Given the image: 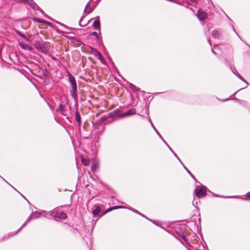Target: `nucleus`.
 <instances>
[{"label": "nucleus", "instance_id": "f257e3e1", "mask_svg": "<svg viewBox=\"0 0 250 250\" xmlns=\"http://www.w3.org/2000/svg\"><path fill=\"white\" fill-rule=\"evenodd\" d=\"M136 112V110L135 108L129 109L124 113H121L119 110L116 109L114 112H110V120L111 119H120L127 116H129L135 114Z\"/></svg>", "mask_w": 250, "mask_h": 250}, {"label": "nucleus", "instance_id": "f03ea898", "mask_svg": "<svg viewBox=\"0 0 250 250\" xmlns=\"http://www.w3.org/2000/svg\"><path fill=\"white\" fill-rule=\"evenodd\" d=\"M69 82L70 83V84H71L72 88V90L71 91V96L74 99H76L77 96V87L76 82L75 79V78L70 74L69 76Z\"/></svg>", "mask_w": 250, "mask_h": 250}, {"label": "nucleus", "instance_id": "7ed1b4c3", "mask_svg": "<svg viewBox=\"0 0 250 250\" xmlns=\"http://www.w3.org/2000/svg\"><path fill=\"white\" fill-rule=\"evenodd\" d=\"M207 188L205 186H197L194 190V194L198 198L204 197L206 195Z\"/></svg>", "mask_w": 250, "mask_h": 250}, {"label": "nucleus", "instance_id": "20e7f679", "mask_svg": "<svg viewBox=\"0 0 250 250\" xmlns=\"http://www.w3.org/2000/svg\"><path fill=\"white\" fill-rule=\"evenodd\" d=\"M28 3L31 5L32 8L35 11V14L36 15H44L43 11L35 3H34L32 0H31V2H28Z\"/></svg>", "mask_w": 250, "mask_h": 250}, {"label": "nucleus", "instance_id": "39448f33", "mask_svg": "<svg viewBox=\"0 0 250 250\" xmlns=\"http://www.w3.org/2000/svg\"><path fill=\"white\" fill-rule=\"evenodd\" d=\"M33 20L34 21H36L38 22L43 23L44 24L48 25L49 26H51L52 27H53L52 24H51V23H50V22L44 21V20H42V19H41L40 18L34 17L33 18Z\"/></svg>", "mask_w": 250, "mask_h": 250}, {"label": "nucleus", "instance_id": "423d86ee", "mask_svg": "<svg viewBox=\"0 0 250 250\" xmlns=\"http://www.w3.org/2000/svg\"><path fill=\"white\" fill-rule=\"evenodd\" d=\"M20 46L21 48L27 50L28 51H31L33 50V47L31 45L23 42H20Z\"/></svg>", "mask_w": 250, "mask_h": 250}, {"label": "nucleus", "instance_id": "0eeeda50", "mask_svg": "<svg viewBox=\"0 0 250 250\" xmlns=\"http://www.w3.org/2000/svg\"><path fill=\"white\" fill-rule=\"evenodd\" d=\"M56 214L54 215V217H58L61 219H65L67 217L66 214L63 212H56Z\"/></svg>", "mask_w": 250, "mask_h": 250}, {"label": "nucleus", "instance_id": "6e6552de", "mask_svg": "<svg viewBox=\"0 0 250 250\" xmlns=\"http://www.w3.org/2000/svg\"><path fill=\"white\" fill-rule=\"evenodd\" d=\"M233 73L241 81L243 82L246 83L247 84H248L247 81L237 72V71L236 70V69L234 68V71L232 70Z\"/></svg>", "mask_w": 250, "mask_h": 250}, {"label": "nucleus", "instance_id": "1a4fd4ad", "mask_svg": "<svg viewBox=\"0 0 250 250\" xmlns=\"http://www.w3.org/2000/svg\"><path fill=\"white\" fill-rule=\"evenodd\" d=\"M93 9V8H91L90 6L89 2L87 3L86 4L85 9L84 10V12L87 14H89Z\"/></svg>", "mask_w": 250, "mask_h": 250}, {"label": "nucleus", "instance_id": "9d476101", "mask_svg": "<svg viewBox=\"0 0 250 250\" xmlns=\"http://www.w3.org/2000/svg\"><path fill=\"white\" fill-rule=\"evenodd\" d=\"M211 35L212 37L217 38L219 37V36L220 35V33L219 32V31L217 30H214L212 31Z\"/></svg>", "mask_w": 250, "mask_h": 250}, {"label": "nucleus", "instance_id": "9b49d317", "mask_svg": "<svg viewBox=\"0 0 250 250\" xmlns=\"http://www.w3.org/2000/svg\"><path fill=\"white\" fill-rule=\"evenodd\" d=\"M42 52L45 53L48 51L49 45L46 43H43Z\"/></svg>", "mask_w": 250, "mask_h": 250}, {"label": "nucleus", "instance_id": "f8f14e48", "mask_svg": "<svg viewBox=\"0 0 250 250\" xmlns=\"http://www.w3.org/2000/svg\"><path fill=\"white\" fill-rule=\"evenodd\" d=\"M127 84L129 85V87L134 91L135 92H138L140 91V89L139 88H137L135 85L133 84L130 83L129 82H127Z\"/></svg>", "mask_w": 250, "mask_h": 250}, {"label": "nucleus", "instance_id": "ddd939ff", "mask_svg": "<svg viewBox=\"0 0 250 250\" xmlns=\"http://www.w3.org/2000/svg\"><path fill=\"white\" fill-rule=\"evenodd\" d=\"M93 27L95 29H98L100 27V21L98 20H95L93 24Z\"/></svg>", "mask_w": 250, "mask_h": 250}, {"label": "nucleus", "instance_id": "4468645a", "mask_svg": "<svg viewBox=\"0 0 250 250\" xmlns=\"http://www.w3.org/2000/svg\"><path fill=\"white\" fill-rule=\"evenodd\" d=\"M81 161H82V163L84 166H87V165H88V164L89 163V160L88 159L84 158L83 157L81 158Z\"/></svg>", "mask_w": 250, "mask_h": 250}, {"label": "nucleus", "instance_id": "2eb2a0df", "mask_svg": "<svg viewBox=\"0 0 250 250\" xmlns=\"http://www.w3.org/2000/svg\"><path fill=\"white\" fill-rule=\"evenodd\" d=\"M75 119H76V121L78 122L79 125H80V124H81V116L78 111H77L76 112Z\"/></svg>", "mask_w": 250, "mask_h": 250}, {"label": "nucleus", "instance_id": "dca6fc26", "mask_svg": "<svg viewBox=\"0 0 250 250\" xmlns=\"http://www.w3.org/2000/svg\"><path fill=\"white\" fill-rule=\"evenodd\" d=\"M100 211V208L99 206H97L95 209L92 211V214L94 215H97Z\"/></svg>", "mask_w": 250, "mask_h": 250}, {"label": "nucleus", "instance_id": "f3484780", "mask_svg": "<svg viewBox=\"0 0 250 250\" xmlns=\"http://www.w3.org/2000/svg\"><path fill=\"white\" fill-rule=\"evenodd\" d=\"M98 168V164L95 163L92 164L91 165V170L93 172L96 171Z\"/></svg>", "mask_w": 250, "mask_h": 250}, {"label": "nucleus", "instance_id": "a211bd4d", "mask_svg": "<svg viewBox=\"0 0 250 250\" xmlns=\"http://www.w3.org/2000/svg\"><path fill=\"white\" fill-rule=\"evenodd\" d=\"M43 45V43H38L36 44V47L38 50L42 52Z\"/></svg>", "mask_w": 250, "mask_h": 250}, {"label": "nucleus", "instance_id": "6ab92c4d", "mask_svg": "<svg viewBox=\"0 0 250 250\" xmlns=\"http://www.w3.org/2000/svg\"><path fill=\"white\" fill-rule=\"evenodd\" d=\"M235 100H236L239 104L243 105H246L247 104V103L245 101H241L238 99L235 98Z\"/></svg>", "mask_w": 250, "mask_h": 250}, {"label": "nucleus", "instance_id": "aec40b11", "mask_svg": "<svg viewBox=\"0 0 250 250\" xmlns=\"http://www.w3.org/2000/svg\"><path fill=\"white\" fill-rule=\"evenodd\" d=\"M182 165V166H183V167H184V168L187 170V171L188 172V173L191 176V177L194 179V180H196L195 177L193 175V174L191 173V172L185 166V165L183 164V163L181 164Z\"/></svg>", "mask_w": 250, "mask_h": 250}, {"label": "nucleus", "instance_id": "412c9836", "mask_svg": "<svg viewBox=\"0 0 250 250\" xmlns=\"http://www.w3.org/2000/svg\"><path fill=\"white\" fill-rule=\"evenodd\" d=\"M151 126L152 127V128L154 129V130H155V131L156 132V133H157V134L158 135L159 137L160 138V139H162V136H161V135L159 133V132L158 131V130L156 129V128L155 127V126H154L153 123H151Z\"/></svg>", "mask_w": 250, "mask_h": 250}, {"label": "nucleus", "instance_id": "4be33fe9", "mask_svg": "<svg viewBox=\"0 0 250 250\" xmlns=\"http://www.w3.org/2000/svg\"><path fill=\"white\" fill-rule=\"evenodd\" d=\"M199 20L202 22V24L203 25L204 24V21L206 20L208 17H197Z\"/></svg>", "mask_w": 250, "mask_h": 250}, {"label": "nucleus", "instance_id": "5701e85b", "mask_svg": "<svg viewBox=\"0 0 250 250\" xmlns=\"http://www.w3.org/2000/svg\"><path fill=\"white\" fill-rule=\"evenodd\" d=\"M31 219V216L29 217H28V219H27V222H25V223H24L22 225V226H21V228L18 229V232H19L20 231H21V230L22 229V228L23 227H24L26 225V223H27V222H29Z\"/></svg>", "mask_w": 250, "mask_h": 250}, {"label": "nucleus", "instance_id": "b1692460", "mask_svg": "<svg viewBox=\"0 0 250 250\" xmlns=\"http://www.w3.org/2000/svg\"><path fill=\"white\" fill-rule=\"evenodd\" d=\"M94 55L95 57H97L98 59L99 58H101V54L98 51H95V52L94 53Z\"/></svg>", "mask_w": 250, "mask_h": 250}, {"label": "nucleus", "instance_id": "393cba45", "mask_svg": "<svg viewBox=\"0 0 250 250\" xmlns=\"http://www.w3.org/2000/svg\"><path fill=\"white\" fill-rule=\"evenodd\" d=\"M59 110L63 113L64 110V105L61 104L59 106Z\"/></svg>", "mask_w": 250, "mask_h": 250}, {"label": "nucleus", "instance_id": "a878e982", "mask_svg": "<svg viewBox=\"0 0 250 250\" xmlns=\"http://www.w3.org/2000/svg\"><path fill=\"white\" fill-rule=\"evenodd\" d=\"M123 208V207L121 206H113V207H110V211L114 210V209H117V208Z\"/></svg>", "mask_w": 250, "mask_h": 250}, {"label": "nucleus", "instance_id": "bb28decb", "mask_svg": "<svg viewBox=\"0 0 250 250\" xmlns=\"http://www.w3.org/2000/svg\"><path fill=\"white\" fill-rule=\"evenodd\" d=\"M99 59L101 61V62L104 63L105 64V59L102 56H101V58H99Z\"/></svg>", "mask_w": 250, "mask_h": 250}, {"label": "nucleus", "instance_id": "cd10ccee", "mask_svg": "<svg viewBox=\"0 0 250 250\" xmlns=\"http://www.w3.org/2000/svg\"><path fill=\"white\" fill-rule=\"evenodd\" d=\"M80 24L81 26H84L86 25V23H83V18H81L79 21Z\"/></svg>", "mask_w": 250, "mask_h": 250}, {"label": "nucleus", "instance_id": "c85d7f7f", "mask_svg": "<svg viewBox=\"0 0 250 250\" xmlns=\"http://www.w3.org/2000/svg\"><path fill=\"white\" fill-rule=\"evenodd\" d=\"M172 153L173 154V155H174L175 157H176V158L178 160V161L180 162L181 164H182L183 163L182 162V161H181V160L179 158V157H178V156L177 155V154L174 152L173 151L172 152Z\"/></svg>", "mask_w": 250, "mask_h": 250}, {"label": "nucleus", "instance_id": "c756f323", "mask_svg": "<svg viewBox=\"0 0 250 250\" xmlns=\"http://www.w3.org/2000/svg\"><path fill=\"white\" fill-rule=\"evenodd\" d=\"M92 35L95 36L97 38H98V34L96 32H93L91 33Z\"/></svg>", "mask_w": 250, "mask_h": 250}, {"label": "nucleus", "instance_id": "7c9ffc66", "mask_svg": "<svg viewBox=\"0 0 250 250\" xmlns=\"http://www.w3.org/2000/svg\"><path fill=\"white\" fill-rule=\"evenodd\" d=\"M26 0H14V1L18 3H22L24 1H25Z\"/></svg>", "mask_w": 250, "mask_h": 250}, {"label": "nucleus", "instance_id": "2f4dec72", "mask_svg": "<svg viewBox=\"0 0 250 250\" xmlns=\"http://www.w3.org/2000/svg\"><path fill=\"white\" fill-rule=\"evenodd\" d=\"M129 209H130V210H131L133 211V212H135V213H138H138H139V212H138V210H136V209H133V208H129Z\"/></svg>", "mask_w": 250, "mask_h": 250}, {"label": "nucleus", "instance_id": "473e14b6", "mask_svg": "<svg viewBox=\"0 0 250 250\" xmlns=\"http://www.w3.org/2000/svg\"><path fill=\"white\" fill-rule=\"evenodd\" d=\"M231 26H232V28L233 30V31L235 32V33L237 35V36H238V37H239V35L238 34V33H237V32L236 31L235 29V28H234V26L232 24V25H231Z\"/></svg>", "mask_w": 250, "mask_h": 250}, {"label": "nucleus", "instance_id": "72a5a7b5", "mask_svg": "<svg viewBox=\"0 0 250 250\" xmlns=\"http://www.w3.org/2000/svg\"><path fill=\"white\" fill-rule=\"evenodd\" d=\"M246 196L247 197V198H250V191L248 192L247 193H246Z\"/></svg>", "mask_w": 250, "mask_h": 250}, {"label": "nucleus", "instance_id": "f704fd0d", "mask_svg": "<svg viewBox=\"0 0 250 250\" xmlns=\"http://www.w3.org/2000/svg\"><path fill=\"white\" fill-rule=\"evenodd\" d=\"M18 34H19L20 36H21V37H23V38H26V37H25L24 35H23L22 34H21V33H20V32H19V33H18Z\"/></svg>", "mask_w": 250, "mask_h": 250}, {"label": "nucleus", "instance_id": "c9c22d12", "mask_svg": "<svg viewBox=\"0 0 250 250\" xmlns=\"http://www.w3.org/2000/svg\"><path fill=\"white\" fill-rule=\"evenodd\" d=\"M138 214H139V215H141L142 216L144 217H145V218H147V217H146L144 215L142 214L141 213H140V212H139Z\"/></svg>", "mask_w": 250, "mask_h": 250}, {"label": "nucleus", "instance_id": "e433bc0d", "mask_svg": "<svg viewBox=\"0 0 250 250\" xmlns=\"http://www.w3.org/2000/svg\"><path fill=\"white\" fill-rule=\"evenodd\" d=\"M203 14H204V12H203L200 15H198V14H196L195 16H204Z\"/></svg>", "mask_w": 250, "mask_h": 250}, {"label": "nucleus", "instance_id": "4c0bfd02", "mask_svg": "<svg viewBox=\"0 0 250 250\" xmlns=\"http://www.w3.org/2000/svg\"><path fill=\"white\" fill-rule=\"evenodd\" d=\"M161 139L163 141V142L165 143V144L166 145L167 144V142L165 141V140L163 138H162V139Z\"/></svg>", "mask_w": 250, "mask_h": 250}, {"label": "nucleus", "instance_id": "58836bf2", "mask_svg": "<svg viewBox=\"0 0 250 250\" xmlns=\"http://www.w3.org/2000/svg\"><path fill=\"white\" fill-rule=\"evenodd\" d=\"M182 238L186 241V237L185 236H183Z\"/></svg>", "mask_w": 250, "mask_h": 250}, {"label": "nucleus", "instance_id": "ea45409f", "mask_svg": "<svg viewBox=\"0 0 250 250\" xmlns=\"http://www.w3.org/2000/svg\"><path fill=\"white\" fill-rule=\"evenodd\" d=\"M208 43L210 44H211V43H210V39H209V38L208 37Z\"/></svg>", "mask_w": 250, "mask_h": 250}, {"label": "nucleus", "instance_id": "a19ab883", "mask_svg": "<svg viewBox=\"0 0 250 250\" xmlns=\"http://www.w3.org/2000/svg\"><path fill=\"white\" fill-rule=\"evenodd\" d=\"M168 148L169 149V150H170L172 152L173 151V150L172 149V148H171L170 146H168Z\"/></svg>", "mask_w": 250, "mask_h": 250}, {"label": "nucleus", "instance_id": "79ce46f5", "mask_svg": "<svg viewBox=\"0 0 250 250\" xmlns=\"http://www.w3.org/2000/svg\"><path fill=\"white\" fill-rule=\"evenodd\" d=\"M108 211H109V208H107V209L106 210V211H105V213L108 212Z\"/></svg>", "mask_w": 250, "mask_h": 250}, {"label": "nucleus", "instance_id": "37998d69", "mask_svg": "<svg viewBox=\"0 0 250 250\" xmlns=\"http://www.w3.org/2000/svg\"><path fill=\"white\" fill-rule=\"evenodd\" d=\"M211 51L213 54H216V53L214 51L213 49H211Z\"/></svg>", "mask_w": 250, "mask_h": 250}, {"label": "nucleus", "instance_id": "c03bdc74", "mask_svg": "<svg viewBox=\"0 0 250 250\" xmlns=\"http://www.w3.org/2000/svg\"><path fill=\"white\" fill-rule=\"evenodd\" d=\"M110 63H112L113 66H114V63H113V62L111 60H110Z\"/></svg>", "mask_w": 250, "mask_h": 250}, {"label": "nucleus", "instance_id": "a18cd8bd", "mask_svg": "<svg viewBox=\"0 0 250 250\" xmlns=\"http://www.w3.org/2000/svg\"><path fill=\"white\" fill-rule=\"evenodd\" d=\"M229 100V99H225V100H223V101H227V100Z\"/></svg>", "mask_w": 250, "mask_h": 250}, {"label": "nucleus", "instance_id": "49530a36", "mask_svg": "<svg viewBox=\"0 0 250 250\" xmlns=\"http://www.w3.org/2000/svg\"><path fill=\"white\" fill-rule=\"evenodd\" d=\"M110 196L111 195V194H112V193L111 192V190L110 189Z\"/></svg>", "mask_w": 250, "mask_h": 250}, {"label": "nucleus", "instance_id": "de8ad7c7", "mask_svg": "<svg viewBox=\"0 0 250 250\" xmlns=\"http://www.w3.org/2000/svg\"><path fill=\"white\" fill-rule=\"evenodd\" d=\"M166 145L168 147V146H169V145H168L167 144Z\"/></svg>", "mask_w": 250, "mask_h": 250}, {"label": "nucleus", "instance_id": "09e8293b", "mask_svg": "<svg viewBox=\"0 0 250 250\" xmlns=\"http://www.w3.org/2000/svg\"><path fill=\"white\" fill-rule=\"evenodd\" d=\"M166 145L168 147V146H169V145H168L167 144Z\"/></svg>", "mask_w": 250, "mask_h": 250}, {"label": "nucleus", "instance_id": "8fccbe9b", "mask_svg": "<svg viewBox=\"0 0 250 250\" xmlns=\"http://www.w3.org/2000/svg\"><path fill=\"white\" fill-rule=\"evenodd\" d=\"M242 89V88L239 89V90H237V92L239 91V90H241V89Z\"/></svg>", "mask_w": 250, "mask_h": 250}, {"label": "nucleus", "instance_id": "3c124183", "mask_svg": "<svg viewBox=\"0 0 250 250\" xmlns=\"http://www.w3.org/2000/svg\"><path fill=\"white\" fill-rule=\"evenodd\" d=\"M242 89V88L239 89V90H237V92L239 91V90H241V89Z\"/></svg>", "mask_w": 250, "mask_h": 250}, {"label": "nucleus", "instance_id": "603ef678", "mask_svg": "<svg viewBox=\"0 0 250 250\" xmlns=\"http://www.w3.org/2000/svg\"><path fill=\"white\" fill-rule=\"evenodd\" d=\"M242 89V88L239 89V90H237V92L239 91V90H241V89Z\"/></svg>", "mask_w": 250, "mask_h": 250}, {"label": "nucleus", "instance_id": "864d4df0", "mask_svg": "<svg viewBox=\"0 0 250 250\" xmlns=\"http://www.w3.org/2000/svg\"><path fill=\"white\" fill-rule=\"evenodd\" d=\"M223 12L224 13V14H225V16H228V15H227V14H226L224 11H223Z\"/></svg>", "mask_w": 250, "mask_h": 250}, {"label": "nucleus", "instance_id": "5fc2aeb1", "mask_svg": "<svg viewBox=\"0 0 250 250\" xmlns=\"http://www.w3.org/2000/svg\"><path fill=\"white\" fill-rule=\"evenodd\" d=\"M149 123H150L151 124V123H152L151 120H150V121H149Z\"/></svg>", "mask_w": 250, "mask_h": 250}, {"label": "nucleus", "instance_id": "6e6d98bb", "mask_svg": "<svg viewBox=\"0 0 250 250\" xmlns=\"http://www.w3.org/2000/svg\"><path fill=\"white\" fill-rule=\"evenodd\" d=\"M149 123H150L151 124V123H152L151 120H150V121H149Z\"/></svg>", "mask_w": 250, "mask_h": 250}, {"label": "nucleus", "instance_id": "4d7b16f0", "mask_svg": "<svg viewBox=\"0 0 250 250\" xmlns=\"http://www.w3.org/2000/svg\"><path fill=\"white\" fill-rule=\"evenodd\" d=\"M150 220V221H152L153 223H154V221H152V220Z\"/></svg>", "mask_w": 250, "mask_h": 250}, {"label": "nucleus", "instance_id": "13d9d810", "mask_svg": "<svg viewBox=\"0 0 250 250\" xmlns=\"http://www.w3.org/2000/svg\"><path fill=\"white\" fill-rule=\"evenodd\" d=\"M217 45H216H216H215L214 47V48H215V47H217Z\"/></svg>", "mask_w": 250, "mask_h": 250}]
</instances>
